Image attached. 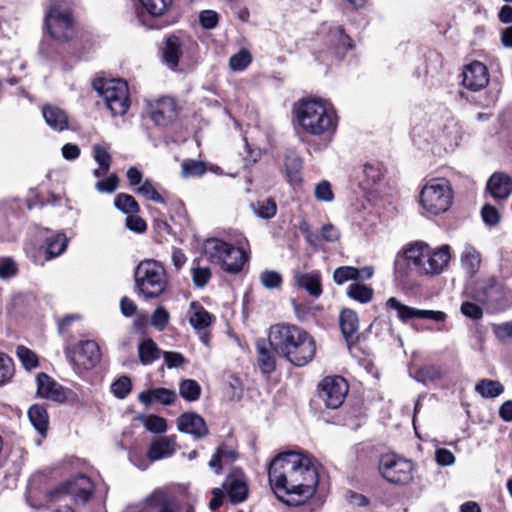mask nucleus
<instances>
[{
    "label": "nucleus",
    "mask_w": 512,
    "mask_h": 512,
    "mask_svg": "<svg viewBox=\"0 0 512 512\" xmlns=\"http://www.w3.org/2000/svg\"><path fill=\"white\" fill-rule=\"evenodd\" d=\"M274 350L291 364L303 367L316 354V343L304 329L288 323L272 325L269 329Z\"/></svg>",
    "instance_id": "nucleus-1"
},
{
    "label": "nucleus",
    "mask_w": 512,
    "mask_h": 512,
    "mask_svg": "<svg viewBox=\"0 0 512 512\" xmlns=\"http://www.w3.org/2000/svg\"><path fill=\"white\" fill-rule=\"evenodd\" d=\"M301 129L315 136H330L338 125L337 113L333 105L322 99H303L295 110Z\"/></svg>",
    "instance_id": "nucleus-2"
},
{
    "label": "nucleus",
    "mask_w": 512,
    "mask_h": 512,
    "mask_svg": "<svg viewBox=\"0 0 512 512\" xmlns=\"http://www.w3.org/2000/svg\"><path fill=\"white\" fill-rule=\"evenodd\" d=\"M405 259L416 271L425 275H439L448 266L451 258L450 247L443 245L431 249L424 242H415L404 249Z\"/></svg>",
    "instance_id": "nucleus-3"
},
{
    "label": "nucleus",
    "mask_w": 512,
    "mask_h": 512,
    "mask_svg": "<svg viewBox=\"0 0 512 512\" xmlns=\"http://www.w3.org/2000/svg\"><path fill=\"white\" fill-rule=\"evenodd\" d=\"M203 251L211 263L232 274L240 272L248 260L242 242H238V246L235 247L221 239L210 238L204 242Z\"/></svg>",
    "instance_id": "nucleus-4"
},
{
    "label": "nucleus",
    "mask_w": 512,
    "mask_h": 512,
    "mask_svg": "<svg viewBox=\"0 0 512 512\" xmlns=\"http://www.w3.org/2000/svg\"><path fill=\"white\" fill-rule=\"evenodd\" d=\"M295 472L289 482L285 503L299 505L311 498L317 489L319 477L311 459L302 454Z\"/></svg>",
    "instance_id": "nucleus-5"
},
{
    "label": "nucleus",
    "mask_w": 512,
    "mask_h": 512,
    "mask_svg": "<svg viewBox=\"0 0 512 512\" xmlns=\"http://www.w3.org/2000/svg\"><path fill=\"white\" fill-rule=\"evenodd\" d=\"M303 453L296 451L282 452L276 455L268 466L269 484L276 497L285 502L289 482L295 472Z\"/></svg>",
    "instance_id": "nucleus-6"
},
{
    "label": "nucleus",
    "mask_w": 512,
    "mask_h": 512,
    "mask_svg": "<svg viewBox=\"0 0 512 512\" xmlns=\"http://www.w3.org/2000/svg\"><path fill=\"white\" fill-rule=\"evenodd\" d=\"M44 26L50 37L57 42L65 43L75 35V23L70 2L55 0L47 8Z\"/></svg>",
    "instance_id": "nucleus-7"
},
{
    "label": "nucleus",
    "mask_w": 512,
    "mask_h": 512,
    "mask_svg": "<svg viewBox=\"0 0 512 512\" xmlns=\"http://www.w3.org/2000/svg\"><path fill=\"white\" fill-rule=\"evenodd\" d=\"M453 203V190L445 178L430 179L420 192V205L427 217L446 212Z\"/></svg>",
    "instance_id": "nucleus-8"
},
{
    "label": "nucleus",
    "mask_w": 512,
    "mask_h": 512,
    "mask_svg": "<svg viewBox=\"0 0 512 512\" xmlns=\"http://www.w3.org/2000/svg\"><path fill=\"white\" fill-rule=\"evenodd\" d=\"M93 88L103 98L113 116L124 115L130 107L129 89L122 79H95Z\"/></svg>",
    "instance_id": "nucleus-9"
},
{
    "label": "nucleus",
    "mask_w": 512,
    "mask_h": 512,
    "mask_svg": "<svg viewBox=\"0 0 512 512\" xmlns=\"http://www.w3.org/2000/svg\"><path fill=\"white\" fill-rule=\"evenodd\" d=\"M95 485L90 477L79 474L69 478L45 494L47 503H56L69 495L75 503L85 504L94 494Z\"/></svg>",
    "instance_id": "nucleus-10"
},
{
    "label": "nucleus",
    "mask_w": 512,
    "mask_h": 512,
    "mask_svg": "<svg viewBox=\"0 0 512 512\" xmlns=\"http://www.w3.org/2000/svg\"><path fill=\"white\" fill-rule=\"evenodd\" d=\"M378 470L387 482L407 485L413 480L414 464L411 460L388 453L380 457Z\"/></svg>",
    "instance_id": "nucleus-11"
},
{
    "label": "nucleus",
    "mask_w": 512,
    "mask_h": 512,
    "mask_svg": "<svg viewBox=\"0 0 512 512\" xmlns=\"http://www.w3.org/2000/svg\"><path fill=\"white\" fill-rule=\"evenodd\" d=\"M135 283L139 293L146 299L160 295L159 264L154 260L142 261L135 270Z\"/></svg>",
    "instance_id": "nucleus-12"
},
{
    "label": "nucleus",
    "mask_w": 512,
    "mask_h": 512,
    "mask_svg": "<svg viewBox=\"0 0 512 512\" xmlns=\"http://www.w3.org/2000/svg\"><path fill=\"white\" fill-rule=\"evenodd\" d=\"M66 358L75 369H89L96 366L101 359L100 348L95 341L84 340L65 350Z\"/></svg>",
    "instance_id": "nucleus-13"
},
{
    "label": "nucleus",
    "mask_w": 512,
    "mask_h": 512,
    "mask_svg": "<svg viewBox=\"0 0 512 512\" xmlns=\"http://www.w3.org/2000/svg\"><path fill=\"white\" fill-rule=\"evenodd\" d=\"M472 297L477 303L486 304L494 310L505 307L504 288L494 278L479 280L476 283Z\"/></svg>",
    "instance_id": "nucleus-14"
},
{
    "label": "nucleus",
    "mask_w": 512,
    "mask_h": 512,
    "mask_svg": "<svg viewBox=\"0 0 512 512\" xmlns=\"http://www.w3.org/2000/svg\"><path fill=\"white\" fill-rule=\"evenodd\" d=\"M348 390V383L343 377H326L319 385V397L327 408L337 409L344 402Z\"/></svg>",
    "instance_id": "nucleus-15"
},
{
    "label": "nucleus",
    "mask_w": 512,
    "mask_h": 512,
    "mask_svg": "<svg viewBox=\"0 0 512 512\" xmlns=\"http://www.w3.org/2000/svg\"><path fill=\"white\" fill-rule=\"evenodd\" d=\"M386 307L396 310L399 320L403 323L410 319H429L437 323H444L448 317L443 311L421 310L404 305L395 297L387 300Z\"/></svg>",
    "instance_id": "nucleus-16"
},
{
    "label": "nucleus",
    "mask_w": 512,
    "mask_h": 512,
    "mask_svg": "<svg viewBox=\"0 0 512 512\" xmlns=\"http://www.w3.org/2000/svg\"><path fill=\"white\" fill-rule=\"evenodd\" d=\"M184 54L183 42L176 35H169L162 47V60L173 72L184 73L186 67L182 61Z\"/></svg>",
    "instance_id": "nucleus-17"
},
{
    "label": "nucleus",
    "mask_w": 512,
    "mask_h": 512,
    "mask_svg": "<svg viewBox=\"0 0 512 512\" xmlns=\"http://www.w3.org/2000/svg\"><path fill=\"white\" fill-rule=\"evenodd\" d=\"M489 82L487 67L479 62L473 61L463 71L462 83L464 87L472 91H478L486 87Z\"/></svg>",
    "instance_id": "nucleus-18"
},
{
    "label": "nucleus",
    "mask_w": 512,
    "mask_h": 512,
    "mask_svg": "<svg viewBox=\"0 0 512 512\" xmlns=\"http://www.w3.org/2000/svg\"><path fill=\"white\" fill-rule=\"evenodd\" d=\"M256 355L257 364L263 374L269 375L276 369V356L277 353L270 341V334L268 339L259 338L256 340Z\"/></svg>",
    "instance_id": "nucleus-19"
},
{
    "label": "nucleus",
    "mask_w": 512,
    "mask_h": 512,
    "mask_svg": "<svg viewBox=\"0 0 512 512\" xmlns=\"http://www.w3.org/2000/svg\"><path fill=\"white\" fill-rule=\"evenodd\" d=\"M178 428L181 432L193 435L196 438H202L208 434L204 419L196 413H185L177 420Z\"/></svg>",
    "instance_id": "nucleus-20"
},
{
    "label": "nucleus",
    "mask_w": 512,
    "mask_h": 512,
    "mask_svg": "<svg viewBox=\"0 0 512 512\" xmlns=\"http://www.w3.org/2000/svg\"><path fill=\"white\" fill-rule=\"evenodd\" d=\"M37 393L40 397L53 401H62L65 398L62 386L45 373L37 376Z\"/></svg>",
    "instance_id": "nucleus-21"
},
{
    "label": "nucleus",
    "mask_w": 512,
    "mask_h": 512,
    "mask_svg": "<svg viewBox=\"0 0 512 512\" xmlns=\"http://www.w3.org/2000/svg\"><path fill=\"white\" fill-rule=\"evenodd\" d=\"M42 115L51 129L60 132L68 128V115L60 107L46 104L42 107Z\"/></svg>",
    "instance_id": "nucleus-22"
},
{
    "label": "nucleus",
    "mask_w": 512,
    "mask_h": 512,
    "mask_svg": "<svg viewBox=\"0 0 512 512\" xmlns=\"http://www.w3.org/2000/svg\"><path fill=\"white\" fill-rule=\"evenodd\" d=\"M206 171H211L217 175H227L230 177H235L238 174V170L224 171L223 168L212 163L207 166V162H183L182 165V175L185 178L191 176H201Z\"/></svg>",
    "instance_id": "nucleus-23"
},
{
    "label": "nucleus",
    "mask_w": 512,
    "mask_h": 512,
    "mask_svg": "<svg viewBox=\"0 0 512 512\" xmlns=\"http://www.w3.org/2000/svg\"><path fill=\"white\" fill-rule=\"evenodd\" d=\"M487 189L495 199H506L512 192V179L507 174L494 173L487 182Z\"/></svg>",
    "instance_id": "nucleus-24"
},
{
    "label": "nucleus",
    "mask_w": 512,
    "mask_h": 512,
    "mask_svg": "<svg viewBox=\"0 0 512 512\" xmlns=\"http://www.w3.org/2000/svg\"><path fill=\"white\" fill-rule=\"evenodd\" d=\"M142 10L138 13L141 24L148 29H157L160 24V10L158 2L160 0H139Z\"/></svg>",
    "instance_id": "nucleus-25"
},
{
    "label": "nucleus",
    "mask_w": 512,
    "mask_h": 512,
    "mask_svg": "<svg viewBox=\"0 0 512 512\" xmlns=\"http://www.w3.org/2000/svg\"><path fill=\"white\" fill-rule=\"evenodd\" d=\"M294 278L297 286L304 288L310 295L314 297L321 295V275L318 271L309 273L296 272Z\"/></svg>",
    "instance_id": "nucleus-26"
},
{
    "label": "nucleus",
    "mask_w": 512,
    "mask_h": 512,
    "mask_svg": "<svg viewBox=\"0 0 512 512\" xmlns=\"http://www.w3.org/2000/svg\"><path fill=\"white\" fill-rule=\"evenodd\" d=\"M339 322L341 332L346 341L349 342L350 338H352L358 332V315L355 311L351 309H343L339 316Z\"/></svg>",
    "instance_id": "nucleus-27"
},
{
    "label": "nucleus",
    "mask_w": 512,
    "mask_h": 512,
    "mask_svg": "<svg viewBox=\"0 0 512 512\" xmlns=\"http://www.w3.org/2000/svg\"><path fill=\"white\" fill-rule=\"evenodd\" d=\"M461 264L470 277L474 276L480 268V253L472 245L466 244L461 253Z\"/></svg>",
    "instance_id": "nucleus-28"
},
{
    "label": "nucleus",
    "mask_w": 512,
    "mask_h": 512,
    "mask_svg": "<svg viewBox=\"0 0 512 512\" xmlns=\"http://www.w3.org/2000/svg\"><path fill=\"white\" fill-rule=\"evenodd\" d=\"M28 418L40 436L46 437L49 426L46 409L37 404L32 405L28 410Z\"/></svg>",
    "instance_id": "nucleus-29"
},
{
    "label": "nucleus",
    "mask_w": 512,
    "mask_h": 512,
    "mask_svg": "<svg viewBox=\"0 0 512 512\" xmlns=\"http://www.w3.org/2000/svg\"><path fill=\"white\" fill-rule=\"evenodd\" d=\"M223 486L227 490L228 497L232 503H240L246 499L248 489L243 480L229 476L223 483Z\"/></svg>",
    "instance_id": "nucleus-30"
},
{
    "label": "nucleus",
    "mask_w": 512,
    "mask_h": 512,
    "mask_svg": "<svg viewBox=\"0 0 512 512\" xmlns=\"http://www.w3.org/2000/svg\"><path fill=\"white\" fill-rule=\"evenodd\" d=\"M475 391L484 398H495L503 393L504 386L497 380L482 379L476 384Z\"/></svg>",
    "instance_id": "nucleus-31"
},
{
    "label": "nucleus",
    "mask_w": 512,
    "mask_h": 512,
    "mask_svg": "<svg viewBox=\"0 0 512 512\" xmlns=\"http://www.w3.org/2000/svg\"><path fill=\"white\" fill-rule=\"evenodd\" d=\"M148 460L141 459L136 454H130L131 462L141 470L148 468L149 463L160 459V438H156L150 445L147 451Z\"/></svg>",
    "instance_id": "nucleus-32"
},
{
    "label": "nucleus",
    "mask_w": 512,
    "mask_h": 512,
    "mask_svg": "<svg viewBox=\"0 0 512 512\" xmlns=\"http://www.w3.org/2000/svg\"><path fill=\"white\" fill-rule=\"evenodd\" d=\"M140 361L143 364H150L159 357L157 344L150 338L144 339L138 346Z\"/></svg>",
    "instance_id": "nucleus-33"
},
{
    "label": "nucleus",
    "mask_w": 512,
    "mask_h": 512,
    "mask_svg": "<svg viewBox=\"0 0 512 512\" xmlns=\"http://www.w3.org/2000/svg\"><path fill=\"white\" fill-rule=\"evenodd\" d=\"M47 247L45 250V259L51 260L61 255L67 247V238L64 234H57L47 240Z\"/></svg>",
    "instance_id": "nucleus-34"
},
{
    "label": "nucleus",
    "mask_w": 512,
    "mask_h": 512,
    "mask_svg": "<svg viewBox=\"0 0 512 512\" xmlns=\"http://www.w3.org/2000/svg\"><path fill=\"white\" fill-rule=\"evenodd\" d=\"M347 295L351 299L366 304L370 302L374 295V290L367 285L352 283L347 290Z\"/></svg>",
    "instance_id": "nucleus-35"
},
{
    "label": "nucleus",
    "mask_w": 512,
    "mask_h": 512,
    "mask_svg": "<svg viewBox=\"0 0 512 512\" xmlns=\"http://www.w3.org/2000/svg\"><path fill=\"white\" fill-rule=\"evenodd\" d=\"M143 121L147 128H149L148 122L154 127H158L160 122V100H146L145 108L143 112Z\"/></svg>",
    "instance_id": "nucleus-36"
},
{
    "label": "nucleus",
    "mask_w": 512,
    "mask_h": 512,
    "mask_svg": "<svg viewBox=\"0 0 512 512\" xmlns=\"http://www.w3.org/2000/svg\"><path fill=\"white\" fill-rule=\"evenodd\" d=\"M254 213L263 219H271L276 215L277 205L271 198H266L251 204Z\"/></svg>",
    "instance_id": "nucleus-37"
},
{
    "label": "nucleus",
    "mask_w": 512,
    "mask_h": 512,
    "mask_svg": "<svg viewBox=\"0 0 512 512\" xmlns=\"http://www.w3.org/2000/svg\"><path fill=\"white\" fill-rule=\"evenodd\" d=\"M195 311L189 318L191 326L197 330L205 329L211 324V315L203 307L196 306L193 302L191 305Z\"/></svg>",
    "instance_id": "nucleus-38"
},
{
    "label": "nucleus",
    "mask_w": 512,
    "mask_h": 512,
    "mask_svg": "<svg viewBox=\"0 0 512 512\" xmlns=\"http://www.w3.org/2000/svg\"><path fill=\"white\" fill-rule=\"evenodd\" d=\"M125 512H160V493L154 491L144 502L128 507Z\"/></svg>",
    "instance_id": "nucleus-39"
},
{
    "label": "nucleus",
    "mask_w": 512,
    "mask_h": 512,
    "mask_svg": "<svg viewBox=\"0 0 512 512\" xmlns=\"http://www.w3.org/2000/svg\"><path fill=\"white\" fill-rule=\"evenodd\" d=\"M115 207L123 213L130 215L136 214L139 211L138 203L131 195L120 193L115 197Z\"/></svg>",
    "instance_id": "nucleus-40"
},
{
    "label": "nucleus",
    "mask_w": 512,
    "mask_h": 512,
    "mask_svg": "<svg viewBox=\"0 0 512 512\" xmlns=\"http://www.w3.org/2000/svg\"><path fill=\"white\" fill-rule=\"evenodd\" d=\"M180 395L187 401H196L201 394L200 385L192 379L183 380L179 385Z\"/></svg>",
    "instance_id": "nucleus-41"
},
{
    "label": "nucleus",
    "mask_w": 512,
    "mask_h": 512,
    "mask_svg": "<svg viewBox=\"0 0 512 512\" xmlns=\"http://www.w3.org/2000/svg\"><path fill=\"white\" fill-rule=\"evenodd\" d=\"M13 360L5 353H0V387L9 383L14 376Z\"/></svg>",
    "instance_id": "nucleus-42"
},
{
    "label": "nucleus",
    "mask_w": 512,
    "mask_h": 512,
    "mask_svg": "<svg viewBox=\"0 0 512 512\" xmlns=\"http://www.w3.org/2000/svg\"><path fill=\"white\" fill-rule=\"evenodd\" d=\"M16 354L25 369L31 370L38 366V357L29 348L25 346H18L16 349Z\"/></svg>",
    "instance_id": "nucleus-43"
},
{
    "label": "nucleus",
    "mask_w": 512,
    "mask_h": 512,
    "mask_svg": "<svg viewBox=\"0 0 512 512\" xmlns=\"http://www.w3.org/2000/svg\"><path fill=\"white\" fill-rule=\"evenodd\" d=\"M358 268L352 266H342L333 273V279L336 284L342 285L347 281H357Z\"/></svg>",
    "instance_id": "nucleus-44"
},
{
    "label": "nucleus",
    "mask_w": 512,
    "mask_h": 512,
    "mask_svg": "<svg viewBox=\"0 0 512 512\" xmlns=\"http://www.w3.org/2000/svg\"><path fill=\"white\" fill-rule=\"evenodd\" d=\"M442 369L437 365H426L417 371L416 378L424 383L435 381L442 377Z\"/></svg>",
    "instance_id": "nucleus-45"
},
{
    "label": "nucleus",
    "mask_w": 512,
    "mask_h": 512,
    "mask_svg": "<svg viewBox=\"0 0 512 512\" xmlns=\"http://www.w3.org/2000/svg\"><path fill=\"white\" fill-rule=\"evenodd\" d=\"M251 61L252 57L249 51L241 49L237 54L230 58L229 65L233 71H242L251 63Z\"/></svg>",
    "instance_id": "nucleus-46"
},
{
    "label": "nucleus",
    "mask_w": 512,
    "mask_h": 512,
    "mask_svg": "<svg viewBox=\"0 0 512 512\" xmlns=\"http://www.w3.org/2000/svg\"><path fill=\"white\" fill-rule=\"evenodd\" d=\"M178 116L177 104L171 97H162V120L172 123Z\"/></svg>",
    "instance_id": "nucleus-47"
},
{
    "label": "nucleus",
    "mask_w": 512,
    "mask_h": 512,
    "mask_svg": "<svg viewBox=\"0 0 512 512\" xmlns=\"http://www.w3.org/2000/svg\"><path fill=\"white\" fill-rule=\"evenodd\" d=\"M460 312L472 320H480L483 317V309L477 303L472 301H463L460 306Z\"/></svg>",
    "instance_id": "nucleus-48"
},
{
    "label": "nucleus",
    "mask_w": 512,
    "mask_h": 512,
    "mask_svg": "<svg viewBox=\"0 0 512 512\" xmlns=\"http://www.w3.org/2000/svg\"><path fill=\"white\" fill-rule=\"evenodd\" d=\"M260 282L266 289H275L282 283L281 275L272 270H265L260 275Z\"/></svg>",
    "instance_id": "nucleus-49"
},
{
    "label": "nucleus",
    "mask_w": 512,
    "mask_h": 512,
    "mask_svg": "<svg viewBox=\"0 0 512 512\" xmlns=\"http://www.w3.org/2000/svg\"><path fill=\"white\" fill-rule=\"evenodd\" d=\"M131 381L128 377L123 376L116 380L112 386V392L120 399L125 398L131 391Z\"/></svg>",
    "instance_id": "nucleus-50"
},
{
    "label": "nucleus",
    "mask_w": 512,
    "mask_h": 512,
    "mask_svg": "<svg viewBox=\"0 0 512 512\" xmlns=\"http://www.w3.org/2000/svg\"><path fill=\"white\" fill-rule=\"evenodd\" d=\"M481 217L483 222L489 226H495L500 221V214L498 210L489 204H486L481 209Z\"/></svg>",
    "instance_id": "nucleus-51"
},
{
    "label": "nucleus",
    "mask_w": 512,
    "mask_h": 512,
    "mask_svg": "<svg viewBox=\"0 0 512 512\" xmlns=\"http://www.w3.org/2000/svg\"><path fill=\"white\" fill-rule=\"evenodd\" d=\"M314 195L318 201L331 202L334 199V194L328 181L320 182L315 187Z\"/></svg>",
    "instance_id": "nucleus-52"
},
{
    "label": "nucleus",
    "mask_w": 512,
    "mask_h": 512,
    "mask_svg": "<svg viewBox=\"0 0 512 512\" xmlns=\"http://www.w3.org/2000/svg\"><path fill=\"white\" fill-rule=\"evenodd\" d=\"M17 264L16 262L10 258H1L0 259V278L8 279L16 275L17 273Z\"/></svg>",
    "instance_id": "nucleus-53"
},
{
    "label": "nucleus",
    "mask_w": 512,
    "mask_h": 512,
    "mask_svg": "<svg viewBox=\"0 0 512 512\" xmlns=\"http://www.w3.org/2000/svg\"><path fill=\"white\" fill-rule=\"evenodd\" d=\"M192 278L195 286L204 287L211 278V271L208 267H194L192 269Z\"/></svg>",
    "instance_id": "nucleus-54"
},
{
    "label": "nucleus",
    "mask_w": 512,
    "mask_h": 512,
    "mask_svg": "<svg viewBox=\"0 0 512 512\" xmlns=\"http://www.w3.org/2000/svg\"><path fill=\"white\" fill-rule=\"evenodd\" d=\"M139 420L147 431L152 433H160V417L156 415H138L136 417Z\"/></svg>",
    "instance_id": "nucleus-55"
},
{
    "label": "nucleus",
    "mask_w": 512,
    "mask_h": 512,
    "mask_svg": "<svg viewBox=\"0 0 512 512\" xmlns=\"http://www.w3.org/2000/svg\"><path fill=\"white\" fill-rule=\"evenodd\" d=\"M199 21L203 28L213 29L218 24L219 15L214 10H203L199 15Z\"/></svg>",
    "instance_id": "nucleus-56"
},
{
    "label": "nucleus",
    "mask_w": 512,
    "mask_h": 512,
    "mask_svg": "<svg viewBox=\"0 0 512 512\" xmlns=\"http://www.w3.org/2000/svg\"><path fill=\"white\" fill-rule=\"evenodd\" d=\"M286 178L290 184L297 185L302 182L300 162L286 164Z\"/></svg>",
    "instance_id": "nucleus-57"
},
{
    "label": "nucleus",
    "mask_w": 512,
    "mask_h": 512,
    "mask_svg": "<svg viewBox=\"0 0 512 512\" xmlns=\"http://www.w3.org/2000/svg\"><path fill=\"white\" fill-rule=\"evenodd\" d=\"M162 358L170 369L178 368L186 362L184 356L178 352L162 351Z\"/></svg>",
    "instance_id": "nucleus-58"
},
{
    "label": "nucleus",
    "mask_w": 512,
    "mask_h": 512,
    "mask_svg": "<svg viewBox=\"0 0 512 512\" xmlns=\"http://www.w3.org/2000/svg\"><path fill=\"white\" fill-rule=\"evenodd\" d=\"M364 173L368 180L372 183H377L382 177L379 162H366L364 165Z\"/></svg>",
    "instance_id": "nucleus-59"
},
{
    "label": "nucleus",
    "mask_w": 512,
    "mask_h": 512,
    "mask_svg": "<svg viewBox=\"0 0 512 512\" xmlns=\"http://www.w3.org/2000/svg\"><path fill=\"white\" fill-rule=\"evenodd\" d=\"M92 153L94 160H110L112 157L110 145L105 142L94 144L92 146Z\"/></svg>",
    "instance_id": "nucleus-60"
},
{
    "label": "nucleus",
    "mask_w": 512,
    "mask_h": 512,
    "mask_svg": "<svg viewBox=\"0 0 512 512\" xmlns=\"http://www.w3.org/2000/svg\"><path fill=\"white\" fill-rule=\"evenodd\" d=\"M118 185V178L115 174H111L105 180H100L96 182L95 188L100 192L111 193L113 192Z\"/></svg>",
    "instance_id": "nucleus-61"
},
{
    "label": "nucleus",
    "mask_w": 512,
    "mask_h": 512,
    "mask_svg": "<svg viewBox=\"0 0 512 512\" xmlns=\"http://www.w3.org/2000/svg\"><path fill=\"white\" fill-rule=\"evenodd\" d=\"M126 227L134 232L142 233L146 230V223L139 216L130 214L126 218Z\"/></svg>",
    "instance_id": "nucleus-62"
},
{
    "label": "nucleus",
    "mask_w": 512,
    "mask_h": 512,
    "mask_svg": "<svg viewBox=\"0 0 512 512\" xmlns=\"http://www.w3.org/2000/svg\"><path fill=\"white\" fill-rule=\"evenodd\" d=\"M436 461L440 466H450L455 462L454 454L445 448H440L436 450L435 453Z\"/></svg>",
    "instance_id": "nucleus-63"
},
{
    "label": "nucleus",
    "mask_w": 512,
    "mask_h": 512,
    "mask_svg": "<svg viewBox=\"0 0 512 512\" xmlns=\"http://www.w3.org/2000/svg\"><path fill=\"white\" fill-rule=\"evenodd\" d=\"M495 336L500 340L512 338V322H506L493 326Z\"/></svg>",
    "instance_id": "nucleus-64"
}]
</instances>
